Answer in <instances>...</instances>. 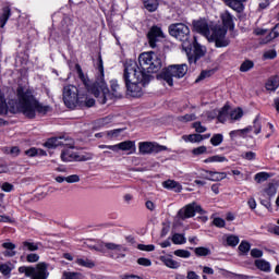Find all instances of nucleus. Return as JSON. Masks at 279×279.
I'll use <instances>...</instances> for the list:
<instances>
[{"instance_id": "774afa93", "label": "nucleus", "mask_w": 279, "mask_h": 279, "mask_svg": "<svg viewBox=\"0 0 279 279\" xmlns=\"http://www.w3.org/2000/svg\"><path fill=\"white\" fill-rule=\"evenodd\" d=\"M266 193L269 197H274L276 195V186L272 183H269L268 187L266 189Z\"/></svg>"}, {"instance_id": "7c9ffc66", "label": "nucleus", "mask_w": 279, "mask_h": 279, "mask_svg": "<svg viewBox=\"0 0 279 279\" xmlns=\"http://www.w3.org/2000/svg\"><path fill=\"white\" fill-rule=\"evenodd\" d=\"M62 279H84V275L76 271H63Z\"/></svg>"}, {"instance_id": "ddd939ff", "label": "nucleus", "mask_w": 279, "mask_h": 279, "mask_svg": "<svg viewBox=\"0 0 279 279\" xmlns=\"http://www.w3.org/2000/svg\"><path fill=\"white\" fill-rule=\"evenodd\" d=\"M192 32H195L196 34H201V36H205L206 38H208V36H210V26L208 25V22H206V20L204 19L193 20Z\"/></svg>"}, {"instance_id": "393cba45", "label": "nucleus", "mask_w": 279, "mask_h": 279, "mask_svg": "<svg viewBox=\"0 0 279 279\" xmlns=\"http://www.w3.org/2000/svg\"><path fill=\"white\" fill-rule=\"evenodd\" d=\"M255 267L259 269V271H265L266 274H269V271H271V264H269V262L265 259H256Z\"/></svg>"}, {"instance_id": "a211bd4d", "label": "nucleus", "mask_w": 279, "mask_h": 279, "mask_svg": "<svg viewBox=\"0 0 279 279\" xmlns=\"http://www.w3.org/2000/svg\"><path fill=\"white\" fill-rule=\"evenodd\" d=\"M64 146V142H62V137H50L44 143V147L47 149H56V147Z\"/></svg>"}, {"instance_id": "72a5a7b5", "label": "nucleus", "mask_w": 279, "mask_h": 279, "mask_svg": "<svg viewBox=\"0 0 279 279\" xmlns=\"http://www.w3.org/2000/svg\"><path fill=\"white\" fill-rule=\"evenodd\" d=\"M22 250H28V252H38V243L24 241L22 243Z\"/></svg>"}, {"instance_id": "09e8293b", "label": "nucleus", "mask_w": 279, "mask_h": 279, "mask_svg": "<svg viewBox=\"0 0 279 279\" xmlns=\"http://www.w3.org/2000/svg\"><path fill=\"white\" fill-rule=\"evenodd\" d=\"M192 128H194L195 132H197V134H204V132H206V126L202 125L201 121H196L192 124Z\"/></svg>"}, {"instance_id": "6ab92c4d", "label": "nucleus", "mask_w": 279, "mask_h": 279, "mask_svg": "<svg viewBox=\"0 0 279 279\" xmlns=\"http://www.w3.org/2000/svg\"><path fill=\"white\" fill-rule=\"evenodd\" d=\"M142 3L147 12H156L160 8V0H142Z\"/></svg>"}, {"instance_id": "1a4fd4ad", "label": "nucleus", "mask_w": 279, "mask_h": 279, "mask_svg": "<svg viewBox=\"0 0 279 279\" xmlns=\"http://www.w3.org/2000/svg\"><path fill=\"white\" fill-rule=\"evenodd\" d=\"M204 215V209L197 205V203H190L187 205H185L183 208H181L178 211V217L182 219V221H184V219H191L193 217H195V215Z\"/></svg>"}, {"instance_id": "c85d7f7f", "label": "nucleus", "mask_w": 279, "mask_h": 279, "mask_svg": "<svg viewBox=\"0 0 279 279\" xmlns=\"http://www.w3.org/2000/svg\"><path fill=\"white\" fill-rule=\"evenodd\" d=\"M76 265H78L80 267H86L87 269H93V267H95V262L88 258H77Z\"/></svg>"}, {"instance_id": "a19ab883", "label": "nucleus", "mask_w": 279, "mask_h": 279, "mask_svg": "<svg viewBox=\"0 0 279 279\" xmlns=\"http://www.w3.org/2000/svg\"><path fill=\"white\" fill-rule=\"evenodd\" d=\"M278 58V52L276 49H270L264 52L263 60H276Z\"/></svg>"}, {"instance_id": "5701e85b", "label": "nucleus", "mask_w": 279, "mask_h": 279, "mask_svg": "<svg viewBox=\"0 0 279 279\" xmlns=\"http://www.w3.org/2000/svg\"><path fill=\"white\" fill-rule=\"evenodd\" d=\"M228 29L221 26H216L211 31V40H218L219 38H226Z\"/></svg>"}, {"instance_id": "423d86ee", "label": "nucleus", "mask_w": 279, "mask_h": 279, "mask_svg": "<svg viewBox=\"0 0 279 279\" xmlns=\"http://www.w3.org/2000/svg\"><path fill=\"white\" fill-rule=\"evenodd\" d=\"M189 73V65L186 64H171L161 70L159 74H157V80H163L168 86H173V77L177 80H182L184 75Z\"/></svg>"}, {"instance_id": "c9c22d12", "label": "nucleus", "mask_w": 279, "mask_h": 279, "mask_svg": "<svg viewBox=\"0 0 279 279\" xmlns=\"http://www.w3.org/2000/svg\"><path fill=\"white\" fill-rule=\"evenodd\" d=\"M250 132V129H240V130H233L229 133V136L231 140L236 138L238 136H245Z\"/></svg>"}, {"instance_id": "f3484780", "label": "nucleus", "mask_w": 279, "mask_h": 279, "mask_svg": "<svg viewBox=\"0 0 279 279\" xmlns=\"http://www.w3.org/2000/svg\"><path fill=\"white\" fill-rule=\"evenodd\" d=\"M221 21H222V27L225 29H229L230 32L234 31V19L232 17V14L230 12H226L225 14L221 15Z\"/></svg>"}, {"instance_id": "20e7f679", "label": "nucleus", "mask_w": 279, "mask_h": 279, "mask_svg": "<svg viewBox=\"0 0 279 279\" xmlns=\"http://www.w3.org/2000/svg\"><path fill=\"white\" fill-rule=\"evenodd\" d=\"M138 64L132 65L137 72L146 73V75L159 73L165 64V54L156 51L142 52L138 57Z\"/></svg>"}, {"instance_id": "603ef678", "label": "nucleus", "mask_w": 279, "mask_h": 279, "mask_svg": "<svg viewBox=\"0 0 279 279\" xmlns=\"http://www.w3.org/2000/svg\"><path fill=\"white\" fill-rule=\"evenodd\" d=\"M208 148L206 146H198L196 148H193L192 154L194 156H202V154H206Z\"/></svg>"}, {"instance_id": "4be33fe9", "label": "nucleus", "mask_w": 279, "mask_h": 279, "mask_svg": "<svg viewBox=\"0 0 279 279\" xmlns=\"http://www.w3.org/2000/svg\"><path fill=\"white\" fill-rule=\"evenodd\" d=\"M226 5L231 8V10H235V12H241L243 10V3L247 0H222Z\"/></svg>"}, {"instance_id": "2eb2a0df", "label": "nucleus", "mask_w": 279, "mask_h": 279, "mask_svg": "<svg viewBox=\"0 0 279 279\" xmlns=\"http://www.w3.org/2000/svg\"><path fill=\"white\" fill-rule=\"evenodd\" d=\"M204 173H208L209 177H205V180H209L210 182H221V180H226V178H228L226 172L204 170Z\"/></svg>"}, {"instance_id": "dca6fc26", "label": "nucleus", "mask_w": 279, "mask_h": 279, "mask_svg": "<svg viewBox=\"0 0 279 279\" xmlns=\"http://www.w3.org/2000/svg\"><path fill=\"white\" fill-rule=\"evenodd\" d=\"M15 266L12 262H5L0 264V274L3 276L4 279L12 278V271H14Z\"/></svg>"}, {"instance_id": "412c9836", "label": "nucleus", "mask_w": 279, "mask_h": 279, "mask_svg": "<svg viewBox=\"0 0 279 279\" xmlns=\"http://www.w3.org/2000/svg\"><path fill=\"white\" fill-rule=\"evenodd\" d=\"M10 16H12V9L8 5L3 7L0 15V27H5Z\"/></svg>"}, {"instance_id": "de8ad7c7", "label": "nucleus", "mask_w": 279, "mask_h": 279, "mask_svg": "<svg viewBox=\"0 0 279 279\" xmlns=\"http://www.w3.org/2000/svg\"><path fill=\"white\" fill-rule=\"evenodd\" d=\"M174 256H178L179 258H191V252L179 248L174 251Z\"/></svg>"}, {"instance_id": "39448f33", "label": "nucleus", "mask_w": 279, "mask_h": 279, "mask_svg": "<svg viewBox=\"0 0 279 279\" xmlns=\"http://www.w3.org/2000/svg\"><path fill=\"white\" fill-rule=\"evenodd\" d=\"M170 36L177 38L182 43V48L185 53H191L193 49V44H191V28L184 23L171 24L168 27Z\"/></svg>"}, {"instance_id": "79ce46f5", "label": "nucleus", "mask_w": 279, "mask_h": 279, "mask_svg": "<svg viewBox=\"0 0 279 279\" xmlns=\"http://www.w3.org/2000/svg\"><path fill=\"white\" fill-rule=\"evenodd\" d=\"M238 250L245 255L250 252V250H252V244H250V242H247V241H242L240 243Z\"/></svg>"}, {"instance_id": "338daca9", "label": "nucleus", "mask_w": 279, "mask_h": 279, "mask_svg": "<svg viewBox=\"0 0 279 279\" xmlns=\"http://www.w3.org/2000/svg\"><path fill=\"white\" fill-rule=\"evenodd\" d=\"M242 157L244 158V160H256V153L246 151Z\"/></svg>"}, {"instance_id": "473e14b6", "label": "nucleus", "mask_w": 279, "mask_h": 279, "mask_svg": "<svg viewBox=\"0 0 279 279\" xmlns=\"http://www.w3.org/2000/svg\"><path fill=\"white\" fill-rule=\"evenodd\" d=\"M184 141H189V143H202V134L194 133L190 135H183Z\"/></svg>"}, {"instance_id": "4468645a", "label": "nucleus", "mask_w": 279, "mask_h": 279, "mask_svg": "<svg viewBox=\"0 0 279 279\" xmlns=\"http://www.w3.org/2000/svg\"><path fill=\"white\" fill-rule=\"evenodd\" d=\"M112 151H131V154H134L136 151V142L134 141H124L119 144L113 145ZM133 150V151H132Z\"/></svg>"}, {"instance_id": "c03bdc74", "label": "nucleus", "mask_w": 279, "mask_h": 279, "mask_svg": "<svg viewBox=\"0 0 279 279\" xmlns=\"http://www.w3.org/2000/svg\"><path fill=\"white\" fill-rule=\"evenodd\" d=\"M227 245H229V247H236L239 245V236L228 235L227 236Z\"/></svg>"}, {"instance_id": "a18cd8bd", "label": "nucleus", "mask_w": 279, "mask_h": 279, "mask_svg": "<svg viewBox=\"0 0 279 279\" xmlns=\"http://www.w3.org/2000/svg\"><path fill=\"white\" fill-rule=\"evenodd\" d=\"M195 119H197L195 113H186L179 117V121H181L182 123H189L190 121H195Z\"/></svg>"}, {"instance_id": "4d7b16f0", "label": "nucleus", "mask_w": 279, "mask_h": 279, "mask_svg": "<svg viewBox=\"0 0 279 279\" xmlns=\"http://www.w3.org/2000/svg\"><path fill=\"white\" fill-rule=\"evenodd\" d=\"M137 264H140L142 267H151V259L146 257H140L137 259Z\"/></svg>"}, {"instance_id": "f704fd0d", "label": "nucleus", "mask_w": 279, "mask_h": 279, "mask_svg": "<svg viewBox=\"0 0 279 279\" xmlns=\"http://www.w3.org/2000/svg\"><path fill=\"white\" fill-rule=\"evenodd\" d=\"M222 143H223V134L221 133L214 134L213 137L210 138V144L214 147H219V145Z\"/></svg>"}, {"instance_id": "cd10ccee", "label": "nucleus", "mask_w": 279, "mask_h": 279, "mask_svg": "<svg viewBox=\"0 0 279 279\" xmlns=\"http://www.w3.org/2000/svg\"><path fill=\"white\" fill-rule=\"evenodd\" d=\"M203 162H205V165H208L210 162H228V158L223 155H214L203 160Z\"/></svg>"}, {"instance_id": "f8f14e48", "label": "nucleus", "mask_w": 279, "mask_h": 279, "mask_svg": "<svg viewBox=\"0 0 279 279\" xmlns=\"http://www.w3.org/2000/svg\"><path fill=\"white\" fill-rule=\"evenodd\" d=\"M146 38L148 40V45L151 49H156L158 38H165V33L162 28L158 25H154L149 28Z\"/></svg>"}, {"instance_id": "e2e57ef3", "label": "nucleus", "mask_w": 279, "mask_h": 279, "mask_svg": "<svg viewBox=\"0 0 279 279\" xmlns=\"http://www.w3.org/2000/svg\"><path fill=\"white\" fill-rule=\"evenodd\" d=\"M1 189L4 193H12V191H14V185L10 182H4Z\"/></svg>"}, {"instance_id": "bf43d9fd", "label": "nucleus", "mask_w": 279, "mask_h": 279, "mask_svg": "<svg viewBox=\"0 0 279 279\" xmlns=\"http://www.w3.org/2000/svg\"><path fill=\"white\" fill-rule=\"evenodd\" d=\"M27 263H38L40 260V256L36 253H31L26 256Z\"/></svg>"}, {"instance_id": "13d9d810", "label": "nucleus", "mask_w": 279, "mask_h": 279, "mask_svg": "<svg viewBox=\"0 0 279 279\" xmlns=\"http://www.w3.org/2000/svg\"><path fill=\"white\" fill-rule=\"evenodd\" d=\"M266 128H268V133L266 134V138H271V136H274V134H276V126H274V124L271 122H268L266 124Z\"/></svg>"}, {"instance_id": "9d476101", "label": "nucleus", "mask_w": 279, "mask_h": 279, "mask_svg": "<svg viewBox=\"0 0 279 279\" xmlns=\"http://www.w3.org/2000/svg\"><path fill=\"white\" fill-rule=\"evenodd\" d=\"M138 149L142 156H147V154H160V151H167L169 148L154 142H140Z\"/></svg>"}, {"instance_id": "0eeeda50", "label": "nucleus", "mask_w": 279, "mask_h": 279, "mask_svg": "<svg viewBox=\"0 0 279 279\" xmlns=\"http://www.w3.org/2000/svg\"><path fill=\"white\" fill-rule=\"evenodd\" d=\"M19 274H25L26 278L31 279H47L49 278V264L39 262L36 266H20Z\"/></svg>"}, {"instance_id": "7ed1b4c3", "label": "nucleus", "mask_w": 279, "mask_h": 279, "mask_svg": "<svg viewBox=\"0 0 279 279\" xmlns=\"http://www.w3.org/2000/svg\"><path fill=\"white\" fill-rule=\"evenodd\" d=\"M151 77L154 76L144 72H137L136 68L132 65H126L123 72V81L128 95L134 98L143 97V87H141V84L142 86H147L151 82Z\"/></svg>"}, {"instance_id": "e433bc0d", "label": "nucleus", "mask_w": 279, "mask_h": 279, "mask_svg": "<svg viewBox=\"0 0 279 279\" xmlns=\"http://www.w3.org/2000/svg\"><path fill=\"white\" fill-rule=\"evenodd\" d=\"M196 256H210L211 252L210 248L198 246L194 250Z\"/></svg>"}, {"instance_id": "680f3d73", "label": "nucleus", "mask_w": 279, "mask_h": 279, "mask_svg": "<svg viewBox=\"0 0 279 279\" xmlns=\"http://www.w3.org/2000/svg\"><path fill=\"white\" fill-rule=\"evenodd\" d=\"M121 132H123V129H114V130L108 131L107 136H110V138H117V136H119Z\"/></svg>"}, {"instance_id": "37998d69", "label": "nucleus", "mask_w": 279, "mask_h": 279, "mask_svg": "<svg viewBox=\"0 0 279 279\" xmlns=\"http://www.w3.org/2000/svg\"><path fill=\"white\" fill-rule=\"evenodd\" d=\"M213 75V71L210 70H203L201 74L195 80L196 84H199V82H203V80H206V77H210Z\"/></svg>"}, {"instance_id": "6e6552de", "label": "nucleus", "mask_w": 279, "mask_h": 279, "mask_svg": "<svg viewBox=\"0 0 279 279\" xmlns=\"http://www.w3.org/2000/svg\"><path fill=\"white\" fill-rule=\"evenodd\" d=\"M63 101L66 108H76V106H82V95H80V89L75 85H66L63 87Z\"/></svg>"}, {"instance_id": "0e129e2a", "label": "nucleus", "mask_w": 279, "mask_h": 279, "mask_svg": "<svg viewBox=\"0 0 279 279\" xmlns=\"http://www.w3.org/2000/svg\"><path fill=\"white\" fill-rule=\"evenodd\" d=\"M243 117V109L239 108L238 111H233L231 113V119H234V121H239Z\"/></svg>"}, {"instance_id": "864d4df0", "label": "nucleus", "mask_w": 279, "mask_h": 279, "mask_svg": "<svg viewBox=\"0 0 279 279\" xmlns=\"http://www.w3.org/2000/svg\"><path fill=\"white\" fill-rule=\"evenodd\" d=\"M213 223L216 228H226V220L221 217L214 218Z\"/></svg>"}, {"instance_id": "8fccbe9b", "label": "nucleus", "mask_w": 279, "mask_h": 279, "mask_svg": "<svg viewBox=\"0 0 279 279\" xmlns=\"http://www.w3.org/2000/svg\"><path fill=\"white\" fill-rule=\"evenodd\" d=\"M254 134H260L263 128L260 126V120L256 117L253 121Z\"/></svg>"}, {"instance_id": "b1692460", "label": "nucleus", "mask_w": 279, "mask_h": 279, "mask_svg": "<svg viewBox=\"0 0 279 279\" xmlns=\"http://www.w3.org/2000/svg\"><path fill=\"white\" fill-rule=\"evenodd\" d=\"M278 87H279L278 76H271L270 78L267 80V82L265 84L266 90L276 92V90H278Z\"/></svg>"}, {"instance_id": "6e6d98bb", "label": "nucleus", "mask_w": 279, "mask_h": 279, "mask_svg": "<svg viewBox=\"0 0 279 279\" xmlns=\"http://www.w3.org/2000/svg\"><path fill=\"white\" fill-rule=\"evenodd\" d=\"M25 156L28 158H36L38 156V148L36 147H31L29 149L25 150Z\"/></svg>"}, {"instance_id": "bb28decb", "label": "nucleus", "mask_w": 279, "mask_h": 279, "mask_svg": "<svg viewBox=\"0 0 279 279\" xmlns=\"http://www.w3.org/2000/svg\"><path fill=\"white\" fill-rule=\"evenodd\" d=\"M252 69H254V61L246 59L241 63L239 71L240 73H247L248 71H252Z\"/></svg>"}, {"instance_id": "f257e3e1", "label": "nucleus", "mask_w": 279, "mask_h": 279, "mask_svg": "<svg viewBox=\"0 0 279 279\" xmlns=\"http://www.w3.org/2000/svg\"><path fill=\"white\" fill-rule=\"evenodd\" d=\"M96 69L98 71L96 78L94 82H90V78L84 75L82 65L78 63L75 64L78 80L84 84L87 93L93 95V97L97 99L98 104H101L102 106L108 104V99H123L124 89L119 85V81L117 78L109 81L110 88L108 87V83H106V73L104 71V59L101 58V53L98 54Z\"/></svg>"}, {"instance_id": "aec40b11", "label": "nucleus", "mask_w": 279, "mask_h": 279, "mask_svg": "<svg viewBox=\"0 0 279 279\" xmlns=\"http://www.w3.org/2000/svg\"><path fill=\"white\" fill-rule=\"evenodd\" d=\"M162 186L168 191H175V193H180V191H182V185H180L178 181L171 179L163 181Z\"/></svg>"}, {"instance_id": "f03ea898", "label": "nucleus", "mask_w": 279, "mask_h": 279, "mask_svg": "<svg viewBox=\"0 0 279 279\" xmlns=\"http://www.w3.org/2000/svg\"><path fill=\"white\" fill-rule=\"evenodd\" d=\"M16 97L17 110L22 112L26 119H36V112L44 116L51 112V106L40 104L32 88H25L23 85H19L16 88Z\"/></svg>"}, {"instance_id": "052dcab7", "label": "nucleus", "mask_w": 279, "mask_h": 279, "mask_svg": "<svg viewBox=\"0 0 279 279\" xmlns=\"http://www.w3.org/2000/svg\"><path fill=\"white\" fill-rule=\"evenodd\" d=\"M65 182H68V184H75V182H80V175L71 174L69 177H65Z\"/></svg>"}, {"instance_id": "a878e982", "label": "nucleus", "mask_w": 279, "mask_h": 279, "mask_svg": "<svg viewBox=\"0 0 279 279\" xmlns=\"http://www.w3.org/2000/svg\"><path fill=\"white\" fill-rule=\"evenodd\" d=\"M9 106L5 99V93L0 89V117L8 114Z\"/></svg>"}, {"instance_id": "4c0bfd02", "label": "nucleus", "mask_w": 279, "mask_h": 279, "mask_svg": "<svg viewBox=\"0 0 279 279\" xmlns=\"http://www.w3.org/2000/svg\"><path fill=\"white\" fill-rule=\"evenodd\" d=\"M163 263H165L166 267H169L170 269H179V267H180V263L170 257L165 258Z\"/></svg>"}, {"instance_id": "69168bd1", "label": "nucleus", "mask_w": 279, "mask_h": 279, "mask_svg": "<svg viewBox=\"0 0 279 279\" xmlns=\"http://www.w3.org/2000/svg\"><path fill=\"white\" fill-rule=\"evenodd\" d=\"M252 258H263V252L259 248L251 250Z\"/></svg>"}, {"instance_id": "2f4dec72", "label": "nucleus", "mask_w": 279, "mask_h": 279, "mask_svg": "<svg viewBox=\"0 0 279 279\" xmlns=\"http://www.w3.org/2000/svg\"><path fill=\"white\" fill-rule=\"evenodd\" d=\"M172 243L174 245H184V243H186V236L182 233H174L172 235Z\"/></svg>"}, {"instance_id": "5fc2aeb1", "label": "nucleus", "mask_w": 279, "mask_h": 279, "mask_svg": "<svg viewBox=\"0 0 279 279\" xmlns=\"http://www.w3.org/2000/svg\"><path fill=\"white\" fill-rule=\"evenodd\" d=\"M83 99H85V106L87 108H93V106H95V99L94 98H87L86 95H81V101H84Z\"/></svg>"}, {"instance_id": "c756f323", "label": "nucleus", "mask_w": 279, "mask_h": 279, "mask_svg": "<svg viewBox=\"0 0 279 279\" xmlns=\"http://www.w3.org/2000/svg\"><path fill=\"white\" fill-rule=\"evenodd\" d=\"M105 247L107 250L116 251V252H128V247L121 244H114L112 242L105 243Z\"/></svg>"}, {"instance_id": "ea45409f", "label": "nucleus", "mask_w": 279, "mask_h": 279, "mask_svg": "<svg viewBox=\"0 0 279 279\" xmlns=\"http://www.w3.org/2000/svg\"><path fill=\"white\" fill-rule=\"evenodd\" d=\"M214 43H215V47H217L218 49H221L230 45V39H227L226 37H221L219 39H215Z\"/></svg>"}, {"instance_id": "49530a36", "label": "nucleus", "mask_w": 279, "mask_h": 279, "mask_svg": "<svg viewBox=\"0 0 279 279\" xmlns=\"http://www.w3.org/2000/svg\"><path fill=\"white\" fill-rule=\"evenodd\" d=\"M75 160L77 162H86V160H93V154L86 153V154H82V155H76Z\"/></svg>"}, {"instance_id": "9b49d317", "label": "nucleus", "mask_w": 279, "mask_h": 279, "mask_svg": "<svg viewBox=\"0 0 279 279\" xmlns=\"http://www.w3.org/2000/svg\"><path fill=\"white\" fill-rule=\"evenodd\" d=\"M192 49L190 53L186 52L190 64H195L197 60H201V58H204L206 56V50L202 47V44L197 43V37H193V40H191ZM193 53V54H192Z\"/></svg>"}, {"instance_id": "58836bf2", "label": "nucleus", "mask_w": 279, "mask_h": 279, "mask_svg": "<svg viewBox=\"0 0 279 279\" xmlns=\"http://www.w3.org/2000/svg\"><path fill=\"white\" fill-rule=\"evenodd\" d=\"M271 175L269 172H258L255 174V181L260 184V182H267Z\"/></svg>"}, {"instance_id": "3c124183", "label": "nucleus", "mask_w": 279, "mask_h": 279, "mask_svg": "<svg viewBox=\"0 0 279 279\" xmlns=\"http://www.w3.org/2000/svg\"><path fill=\"white\" fill-rule=\"evenodd\" d=\"M137 250H140L141 252H154V250H156V246L154 244H138Z\"/></svg>"}]
</instances>
